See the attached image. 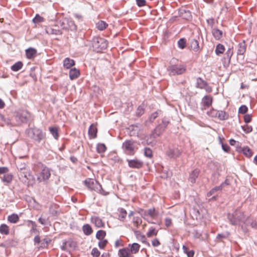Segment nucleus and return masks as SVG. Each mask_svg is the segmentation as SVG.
<instances>
[{
	"label": "nucleus",
	"mask_w": 257,
	"mask_h": 257,
	"mask_svg": "<svg viewBox=\"0 0 257 257\" xmlns=\"http://www.w3.org/2000/svg\"><path fill=\"white\" fill-rule=\"evenodd\" d=\"M76 247V243L71 239L64 241L61 248L64 250L70 251Z\"/></svg>",
	"instance_id": "nucleus-8"
},
{
	"label": "nucleus",
	"mask_w": 257,
	"mask_h": 257,
	"mask_svg": "<svg viewBox=\"0 0 257 257\" xmlns=\"http://www.w3.org/2000/svg\"><path fill=\"white\" fill-rule=\"evenodd\" d=\"M3 181L9 183L12 180V176L9 174H5L2 178Z\"/></svg>",
	"instance_id": "nucleus-46"
},
{
	"label": "nucleus",
	"mask_w": 257,
	"mask_h": 257,
	"mask_svg": "<svg viewBox=\"0 0 257 257\" xmlns=\"http://www.w3.org/2000/svg\"><path fill=\"white\" fill-rule=\"evenodd\" d=\"M106 235V232L102 230H98L96 234V237L99 239L102 240Z\"/></svg>",
	"instance_id": "nucleus-44"
},
{
	"label": "nucleus",
	"mask_w": 257,
	"mask_h": 257,
	"mask_svg": "<svg viewBox=\"0 0 257 257\" xmlns=\"http://www.w3.org/2000/svg\"><path fill=\"white\" fill-rule=\"evenodd\" d=\"M37 51L33 48H30L26 50V54L28 58L32 59L36 55Z\"/></svg>",
	"instance_id": "nucleus-22"
},
{
	"label": "nucleus",
	"mask_w": 257,
	"mask_h": 257,
	"mask_svg": "<svg viewBox=\"0 0 257 257\" xmlns=\"http://www.w3.org/2000/svg\"><path fill=\"white\" fill-rule=\"evenodd\" d=\"M88 134L92 138H95L97 136V128L93 124H91L88 130Z\"/></svg>",
	"instance_id": "nucleus-24"
},
{
	"label": "nucleus",
	"mask_w": 257,
	"mask_h": 257,
	"mask_svg": "<svg viewBox=\"0 0 257 257\" xmlns=\"http://www.w3.org/2000/svg\"><path fill=\"white\" fill-rule=\"evenodd\" d=\"M233 54V50L232 48H229L227 51L225 53V56L224 57V59L225 60H227L228 62L229 63L230 62L231 57Z\"/></svg>",
	"instance_id": "nucleus-40"
},
{
	"label": "nucleus",
	"mask_w": 257,
	"mask_h": 257,
	"mask_svg": "<svg viewBox=\"0 0 257 257\" xmlns=\"http://www.w3.org/2000/svg\"><path fill=\"white\" fill-rule=\"evenodd\" d=\"M106 149V147L103 144H99L97 146V151L98 153H104Z\"/></svg>",
	"instance_id": "nucleus-45"
},
{
	"label": "nucleus",
	"mask_w": 257,
	"mask_h": 257,
	"mask_svg": "<svg viewBox=\"0 0 257 257\" xmlns=\"http://www.w3.org/2000/svg\"><path fill=\"white\" fill-rule=\"evenodd\" d=\"M122 148L126 154H133L138 149L136 143L132 140H127L122 144Z\"/></svg>",
	"instance_id": "nucleus-5"
},
{
	"label": "nucleus",
	"mask_w": 257,
	"mask_h": 257,
	"mask_svg": "<svg viewBox=\"0 0 257 257\" xmlns=\"http://www.w3.org/2000/svg\"><path fill=\"white\" fill-rule=\"evenodd\" d=\"M65 22H67V23L69 24L70 27H71L70 28V29L71 30H76V25L74 24L73 22L72 21H69L68 22V20H64L63 22H62V24H64L65 23Z\"/></svg>",
	"instance_id": "nucleus-55"
},
{
	"label": "nucleus",
	"mask_w": 257,
	"mask_h": 257,
	"mask_svg": "<svg viewBox=\"0 0 257 257\" xmlns=\"http://www.w3.org/2000/svg\"><path fill=\"white\" fill-rule=\"evenodd\" d=\"M225 48L224 46L221 44H218L216 47L215 53L217 55H219L222 54Z\"/></svg>",
	"instance_id": "nucleus-34"
},
{
	"label": "nucleus",
	"mask_w": 257,
	"mask_h": 257,
	"mask_svg": "<svg viewBox=\"0 0 257 257\" xmlns=\"http://www.w3.org/2000/svg\"><path fill=\"white\" fill-rule=\"evenodd\" d=\"M152 244L154 247H157L160 245V242L157 238H155L152 240Z\"/></svg>",
	"instance_id": "nucleus-61"
},
{
	"label": "nucleus",
	"mask_w": 257,
	"mask_h": 257,
	"mask_svg": "<svg viewBox=\"0 0 257 257\" xmlns=\"http://www.w3.org/2000/svg\"><path fill=\"white\" fill-rule=\"evenodd\" d=\"M158 233V230H157L154 227H151L150 228L148 232L147 233V236L148 237H151L153 236L157 235Z\"/></svg>",
	"instance_id": "nucleus-37"
},
{
	"label": "nucleus",
	"mask_w": 257,
	"mask_h": 257,
	"mask_svg": "<svg viewBox=\"0 0 257 257\" xmlns=\"http://www.w3.org/2000/svg\"><path fill=\"white\" fill-rule=\"evenodd\" d=\"M31 132L33 133V139L40 142L44 137L42 131L40 129L34 128L31 130Z\"/></svg>",
	"instance_id": "nucleus-9"
},
{
	"label": "nucleus",
	"mask_w": 257,
	"mask_h": 257,
	"mask_svg": "<svg viewBox=\"0 0 257 257\" xmlns=\"http://www.w3.org/2000/svg\"><path fill=\"white\" fill-rule=\"evenodd\" d=\"M51 176V172L49 168L44 167L41 172L37 175V181L39 182L45 181L48 180Z\"/></svg>",
	"instance_id": "nucleus-6"
},
{
	"label": "nucleus",
	"mask_w": 257,
	"mask_h": 257,
	"mask_svg": "<svg viewBox=\"0 0 257 257\" xmlns=\"http://www.w3.org/2000/svg\"><path fill=\"white\" fill-rule=\"evenodd\" d=\"M91 222L98 228L102 227L104 225V223L103 222L102 220L97 216L92 217L91 218Z\"/></svg>",
	"instance_id": "nucleus-12"
},
{
	"label": "nucleus",
	"mask_w": 257,
	"mask_h": 257,
	"mask_svg": "<svg viewBox=\"0 0 257 257\" xmlns=\"http://www.w3.org/2000/svg\"><path fill=\"white\" fill-rule=\"evenodd\" d=\"M228 218L232 225H240L241 223L248 224L250 223L248 218L240 210H236L232 214H229Z\"/></svg>",
	"instance_id": "nucleus-1"
},
{
	"label": "nucleus",
	"mask_w": 257,
	"mask_h": 257,
	"mask_svg": "<svg viewBox=\"0 0 257 257\" xmlns=\"http://www.w3.org/2000/svg\"><path fill=\"white\" fill-rule=\"evenodd\" d=\"M126 214L127 212L126 210H125L124 209L120 208L119 209V219H120V220H123L126 217Z\"/></svg>",
	"instance_id": "nucleus-43"
},
{
	"label": "nucleus",
	"mask_w": 257,
	"mask_h": 257,
	"mask_svg": "<svg viewBox=\"0 0 257 257\" xmlns=\"http://www.w3.org/2000/svg\"><path fill=\"white\" fill-rule=\"evenodd\" d=\"M180 17L185 20H189L191 18V14L189 10L181 9L179 11Z\"/></svg>",
	"instance_id": "nucleus-15"
},
{
	"label": "nucleus",
	"mask_w": 257,
	"mask_h": 257,
	"mask_svg": "<svg viewBox=\"0 0 257 257\" xmlns=\"http://www.w3.org/2000/svg\"><path fill=\"white\" fill-rule=\"evenodd\" d=\"M217 113H218V110L214 109H211V110L207 111V114L209 116L212 117H217Z\"/></svg>",
	"instance_id": "nucleus-52"
},
{
	"label": "nucleus",
	"mask_w": 257,
	"mask_h": 257,
	"mask_svg": "<svg viewBox=\"0 0 257 257\" xmlns=\"http://www.w3.org/2000/svg\"><path fill=\"white\" fill-rule=\"evenodd\" d=\"M46 32L49 34H55V35H59L60 34V31L56 29H54L52 28H48L46 30Z\"/></svg>",
	"instance_id": "nucleus-51"
},
{
	"label": "nucleus",
	"mask_w": 257,
	"mask_h": 257,
	"mask_svg": "<svg viewBox=\"0 0 257 257\" xmlns=\"http://www.w3.org/2000/svg\"><path fill=\"white\" fill-rule=\"evenodd\" d=\"M0 121H1V126L5 125H11L12 124L11 121L9 118H6L2 114L0 113Z\"/></svg>",
	"instance_id": "nucleus-28"
},
{
	"label": "nucleus",
	"mask_w": 257,
	"mask_h": 257,
	"mask_svg": "<svg viewBox=\"0 0 257 257\" xmlns=\"http://www.w3.org/2000/svg\"><path fill=\"white\" fill-rule=\"evenodd\" d=\"M200 173V170L198 169L194 170L190 175L189 180L192 183H195L196 178Z\"/></svg>",
	"instance_id": "nucleus-17"
},
{
	"label": "nucleus",
	"mask_w": 257,
	"mask_h": 257,
	"mask_svg": "<svg viewBox=\"0 0 257 257\" xmlns=\"http://www.w3.org/2000/svg\"><path fill=\"white\" fill-rule=\"evenodd\" d=\"M0 233L2 234L8 235L9 233V226L5 224H3L0 226Z\"/></svg>",
	"instance_id": "nucleus-30"
},
{
	"label": "nucleus",
	"mask_w": 257,
	"mask_h": 257,
	"mask_svg": "<svg viewBox=\"0 0 257 257\" xmlns=\"http://www.w3.org/2000/svg\"><path fill=\"white\" fill-rule=\"evenodd\" d=\"M106 26H107V24L102 21H100L96 24L97 28L100 31H102L105 29L106 28Z\"/></svg>",
	"instance_id": "nucleus-41"
},
{
	"label": "nucleus",
	"mask_w": 257,
	"mask_h": 257,
	"mask_svg": "<svg viewBox=\"0 0 257 257\" xmlns=\"http://www.w3.org/2000/svg\"><path fill=\"white\" fill-rule=\"evenodd\" d=\"M29 117V114L26 110H20L16 112L15 119L18 124L26 121Z\"/></svg>",
	"instance_id": "nucleus-7"
},
{
	"label": "nucleus",
	"mask_w": 257,
	"mask_h": 257,
	"mask_svg": "<svg viewBox=\"0 0 257 257\" xmlns=\"http://www.w3.org/2000/svg\"><path fill=\"white\" fill-rule=\"evenodd\" d=\"M80 75V71L78 69L73 68L70 69L69 71V77L71 80H73Z\"/></svg>",
	"instance_id": "nucleus-16"
},
{
	"label": "nucleus",
	"mask_w": 257,
	"mask_h": 257,
	"mask_svg": "<svg viewBox=\"0 0 257 257\" xmlns=\"http://www.w3.org/2000/svg\"><path fill=\"white\" fill-rule=\"evenodd\" d=\"M144 111H145L144 106L143 105H140L137 108V110L136 111V114L137 116H140L144 113Z\"/></svg>",
	"instance_id": "nucleus-50"
},
{
	"label": "nucleus",
	"mask_w": 257,
	"mask_h": 257,
	"mask_svg": "<svg viewBox=\"0 0 257 257\" xmlns=\"http://www.w3.org/2000/svg\"><path fill=\"white\" fill-rule=\"evenodd\" d=\"M23 65L22 62L18 61L12 66L11 69L14 71H18L22 68Z\"/></svg>",
	"instance_id": "nucleus-36"
},
{
	"label": "nucleus",
	"mask_w": 257,
	"mask_h": 257,
	"mask_svg": "<svg viewBox=\"0 0 257 257\" xmlns=\"http://www.w3.org/2000/svg\"><path fill=\"white\" fill-rule=\"evenodd\" d=\"M247 107L245 105L241 106L238 109V112L240 113L244 114L247 111Z\"/></svg>",
	"instance_id": "nucleus-57"
},
{
	"label": "nucleus",
	"mask_w": 257,
	"mask_h": 257,
	"mask_svg": "<svg viewBox=\"0 0 257 257\" xmlns=\"http://www.w3.org/2000/svg\"><path fill=\"white\" fill-rule=\"evenodd\" d=\"M75 65V61L69 58H65L63 61L64 67L66 69H69Z\"/></svg>",
	"instance_id": "nucleus-19"
},
{
	"label": "nucleus",
	"mask_w": 257,
	"mask_h": 257,
	"mask_svg": "<svg viewBox=\"0 0 257 257\" xmlns=\"http://www.w3.org/2000/svg\"><path fill=\"white\" fill-rule=\"evenodd\" d=\"M241 152L247 157H250L252 155L251 150L248 147L242 148Z\"/></svg>",
	"instance_id": "nucleus-39"
},
{
	"label": "nucleus",
	"mask_w": 257,
	"mask_h": 257,
	"mask_svg": "<svg viewBox=\"0 0 257 257\" xmlns=\"http://www.w3.org/2000/svg\"><path fill=\"white\" fill-rule=\"evenodd\" d=\"M19 219L18 215L16 214H13L9 215L8 217V220L9 222L13 223H17Z\"/></svg>",
	"instance_id": "nucleus-31"
},
{
	"label": "nucleus",
	"mask_w": 257,
	"mask_h": 257,
	"mask_svg": "<svg viewBox=\"0 0 257 257\" xmlns=\"http://www.w3.org/2000/svg\"><path fill=\"white\" fill-rule=\"evenodd\" d=\"M44 21V18L41 17L38 14H37L35 17L33 19V22L34 23H38Z\"/></svg>",
	"instance_id": "nucleus-54"
},
{
	"label": "nucleus",
	"mask_w": 257,
	"mask_h": 257,
	"mask_svg": "<svg viewBox=\"0 0 257 257\" xmlns=\"http://www.w3.org/2000/svg\"><path fill=\"white\" fill-rule=\"evenodd\" d=\"M144 154L146 157H148L149 158H151L152 156V150L149 148H146L145 149Z\"/></svg>",
	"instance_id": "nucleus-56"
},
{
	"label": "nucleus",
	"mask_w": 257,
	"mask_h": 257,
	"mask_svg": "<svg viewBox=\"0 0 257 257\" xmlns=\"http://www.w3.org/2000/svg\"><path fill=\"white\" fill-rule=\"evenodd\" d=\"M128 166L133 168H140L142 167L143 163L138 160H128Z\"/></svg>",
	"instance_id": "nucleus-13"
},
{
	"label": "nucleus",
	"mask_w": 257,
	"mask_h": 257,
	"mask_svg": "<svg viewBox=\"0 0 257 257\" xmlns=\"http://www.w3.org/2000/svg\"><path fill=\"white\" fill-rule=\"evenodd\" d=\"M141 128V125L140 124L132 125L131 126V129L133 132L132 135L138 136L140 134Z\"/></svg>",
	"instance_id": "nucleus-27"
},
{
	"label": "nucleus",
	"mask_w": 257,
	"mask_h": 257,
	"mask_svg": "<svg viewBox=\"0 0 257 257\" xmlns=\"http://www.w3.org/2000/svg\"><path fill=\"white\" fill-rule=\"evenodd\" d=\"M170 75H181L184 73L186 70V67L185 65L178 62L176 59H172L170 65L167 68Z\"/></svg>",
	"instance_id": "nucleus-2"
},
{
	"label": "nucleus",
	"mask_w": 257,
	"mask_h": 257,
	"mask_svg": "<svg viewBox=\"0 0 257 257\" xmlns=\"http://www.w3.org/2000/svg\"><path fill=\"white\" fill-rule=\"evenodd\" d=\"M167 155L170 158H176L181 154L180 151L177 149H170L167 151Z\"/></svg>",
	"instance_id": "nucleus-20"
},
{
	"label": "nucleus",
	"mask_w": 257,
	"mask_h": 257,
	"mask_svg": "<svg viewBox=\"0 0 257 257\" xmlns=\"http://www.w3.org/2000/svg\"><path fill=\"white\" fill-rule=\"evenodd\" d=\"M212 34L216 40H219L222 37V31L217 28L212 30Z\"/></svg>",
	"instance_id": "nucleus-23"
},
{
	"label": "nucleus",
	"mask_w": 257,
	"mask_h": 257,
	"mask_svg": "<svg viewBox=\"0 0 257 257\" xmlns=\"http://www.w3.org/2000/svg\"><path fill=\"white\" fill-rule=\"evenodd\" d=\"M92 45L94 51L100 52L107 48V42L104 38L96 37L92 39Z\"/></svg>",
	"instance_id": "nucleus-4"
},
{
	"label": "nucleus",
	"mask_w": 257,
	"mask_h": 257,
	"mask_svg": "<svg viewBox=\"0 0 257 257\" xmlns=\"http://www.w3.org/2000/svg\"><path fill=\"white\" fill-rule=\"evenodd\" d=\"M137 5L141 7L146 5V2L145 0H136Z\"/></svg>",
	"instance_id": "nucleus-62"
},
{
	"label": "nucleus",
	"mask_w": 257,
	"mask_h": 257,
	"mask_svg": "<svg viewBox=\"0 0 257 257\" xmlns=\"http://www.w3.org/2000/svg\"><path fill=\"white\" fill-rule=\"evenodd\" d=\"M127 247L130 248L131 254H136L139 251L140 245L137 243H134L132 245L129 244Z\"/></svg>",
	"instance_id": "nucleus-18"
},
{
	"label": "nucleus",
	"mask_w": 257,
	"mask_h": 257,
	"mask_svg": "<svg viewBox=\"0 0 257 257\" xmlns=\"http://www.w3.org/2000/svg\"><path fill=\"white\" fill-rule=\"evenodd\" d=\"M137 236L138 238H140L143 242L146 240V237L144 235L142 234L140 232H137L136 233Z\"/></svg>",
	"instance_id": "nucleus-63"
},
{
	"label": "nucleus",
	"mask_w": 257,
	"mask_h": 257,
	"mask_svg": "<svg viewBox=\"0 0 257 257\" xmlns=\"http://www.w3.org/2000/svg\"><path fill=\"white\" fill-rule=\"evenodd\" d=\"M85 184L87 188L91 191H94L102 195H106L107 194L102 189L98 182L96 180L88 178L85 181Z\"/></svg>",
	"instance_id": "nucleus-3"
},
{
	"label": "nucleus",
	"mask_w": 257,
	"mask_h": 257,
	"mask_svg": "<svg viewBox=\"0 0 257 257\" xmlns=\"http://www.w3.org/2000/svg\"><path fill=\"white\" fill-rule=\"evenodd\" d=\"M246 51V47L244 42L239 43L238 45L237 54L242 55Z\"/></svg>",
	"instance_id": "nucleus-26"
},
{
	"label": "nucleus",
	"mask_w": 257,
	"mask_h": 257,
	"mask_svg": "<svg viewBox=\"0 0 257 257\" xmlns=\"http://www.w3.org/2000/svg\"><path fill=\"white\" fill-rule=\"evenodd\" d=\"M82 229L84 233L87 235L91 234L92 232V228L89 224H85L83 225Z\"/></svg>",
	"instance_id": "nucleus-32"
},
{
	"label": "nucleus",
	"mask_w": 257,
	"mask_h": 257,
	"mask_svg": "<svg viewBox=\"0 0 257 257\" xmlns=\"http://www.w3.org/2000/svg\"><path fill=\"white\" fill-rule=\"evenodd\" d=\"M190 47L195 52L198 51L199 49V43L198 41L195 39L191 40Z\"/></svg>",
	"instance_id": "nucleus-25"
},
{
	"label": "nucleus",
	"mask_w": 257,
	"mask_h": 257,
	"mask_svg": "<svg viewBox=\"0 0 257 257\" xmlns=\"http://www.w3.org/2000/svg\"><path fill=\"white\" fill-rule=\"evenodd\" d=\"M186 41L184 38H181L178 41V47L183 49L186 47Z\"/></svg>",
	"instance_id": "nucleus-48"
},
{
	"label": "nucleus",
	"mask_w": 257,
	"mask_h": 257,
	"mask_svg": "<svg viewBox=\"0 0 257 257\" xmlns=\"http://www.w3.org/2000/svg\"><path fill=\"white\" fill-rule=\"evenodd\" d=\"M161 113V110H157L156 112L153 113L151 116L149 117V120L151 122L153 121L155 119H156L159 114Z\"/></svg>",
	"instance_id": "nucleus-47"
},
{
	"label": "nucleus",
	"mask_w": 257,
	"mask_h": 257,
	"mask_svg": "<svg viewBox=\"0 0 257 257\" xmlns=\"http://www.w3.org/2000/svg\"><path fill=\"white\" fill-rule=\"evenodd\" d=\"M24 167H19V170H20L22 175H23L24 177L27 180H30L31 179H34V177L32 175L30 170L26 168V165H24Z\"/></svg>",
	"instance_id": "nucleus-10"
},
{
	"label": "nucleus",
	"mask_w": 257,
	"mask_h": 257,
	"mask_svg": "<svg viewBox=\"0 0 257 257\" xmlns=\"http://www.w3.org/2000/svg\"><path fill=\"white\" fill-rule=\"evenodd\" d=\"M49 131L50 133L53 135L55 139H58L59 138V134L58 128L56 127H50Z\"/></svg>",
	"instance_id": "nucleus-35"
},
{
	"label": "nucleus",
	"mask_w": 257,
	"mask_h": 257,
	"mask_svg": "<svg viewBox=\"0 0 257 257\" xmlns=\"http://www.w3.org/2000/svg\"><path fill=\"white\" fill-rule=\"evenodd\" d=\"M222 189V187L221 186H216L213 189H212L208 193H207V196L209 197L211 196L212 194H213L215 192H217V191L221 190Z\"/></svg>",
	"instance_id": "nucleus-49"
},
{
	"label": "nucleus",
	"mask_w": 257,
	"mask_h": 257,
	"mask_svg": "<svg viewBox=\"0 0 257 257\" xmlns=\"http://www.w3.org/2000/svg\"><path fill=\"white\" fill-rule=\"evenodd\" d=\"M165 224L166 227H168L172 225V219L170 218H166L165 219Z\"/></svg>",
	"instance_id": "nucleus-60"
},
{
	"label": "nucleus",
	"mask_w": 257,
	"mask_h": 257,
	"mask_svg": "<svg viewBox=\"0 0 257 257\" xmlns=\"http://www.w3.org/2000/svg\"><path fill=\"white\" fill-rule=\"evenodd\" d=\"M119 257H133L132 254L130 253V248L125 247L119 250L118 252Z\"/></svg>",
	"instance_id": "nucleus-14"
},
{
	"label": "nucleus",
	"mask_w": 257,
	"mask_h": 257,
	"mask_svg": "<svg viewBox=\"0 0 257 257\" xmlns=\"http://www.w3.org/2000/svg\"><path fill=\"white\" fill-rule=\"evenodd\" d=\"M242 128L243 131L246 134L250 133L252 130V126L248 124H245L243 126H242Z\"/></svg>",
	"instance_id": "nucleus-53"
},
{
	"label": "nucleus",
	"mask_w": 257,
	"mask_h": 257,
	"mask_svg": "<svg viewBox=\"0 0 257 257\" xmlns=\"http://www.w3.org/2000/svg\"><path fill=\"white\" fill-rule=\"evenodd\" d=\"M251 120V116L249 114H246L244 116V121L246 123H248V122H250Z\"/></svg>",
	"instance_id": "nucleus-64"
},
{
	"label": "nucleus",
	"mask_w": 257,
	"mask_h": 257,
	"mask_svg": "<svg viewBox=\"0 0 257 257\" xmlns=\"http://www.w3.org/2000/svg\"><path fill=\"white\" fill-rule=\"evenodd\" d=\"M165 126L158 125L157 126L152 132L151 135V138L155 139L156 138L160 136L164 131Z\"/></svg>",
	"instance_id": "nucleus-11"
},
{
	"label": "nucleus",
	"mask_w": 257,
	"mask_h": 257,
	"mask_svg": "<svg viewBox=\"0 0 257 257\" xmlns=\"http://www.w3.org/2000/svg\"><path fill=\"white\" fill-rule=\"evenodd\" d=\"M212 102V97H203L201 101L202 104L205 107L210 106Z\"/></svg>",
	"instance_id": "nucleus-29"
},
{
	"label": "nucleus",
	"mask_w": 257,
	"mask_h": 257,
	"mask_svg": "<svg viewBox=\"0 0 257 257\" xmlns=\"http://www.w3.org/2000/svg\"><path fill=\"white\" fill-rule=\"evenodd\" d=\"M207 83L204 81L202 78L199 77L196 80V85L197 86L201 89H204V88L206 86Z\"/></svg>",
	"instance_id": "nucleus-33"
},
{
	"label": "nucleus",
	"mask_w": 257,
	"mask_h": 257,
	"mask_svg": "<svg viewBox=\"0 0 257 257\" xmlns=\"http://www.w3.org/2000/svg\"><path fill=\"white\" fill-rule=\"evenodd\" d=\"M133 222L135 226L138 227L142 223V220L139 216H134L133 218Z\"/></svg>",
	"instance_id": "nucleus-42"
},
{
	"label": "nucleus",
	"mask_w": 257,
	"mask_h": 257,
	"mask_svg": "<svg viewBox=\"0 0 257 257\" xmlns=\"http://www.w3.org/2000/svg\"><path fill=\"white\" fill-rule=\"evenodd\" d=\"M217 117L220 120H225L228 118V115L223 111H218Z\"/></svg>",
	"instance_id": "nucleus-38"
},
{
	"label": "nucleus",
	"mask_w": 257,
	"mask_h": 257,
	"mask_svg": "<svg viewBox=\"0 0 257 257\" xmlns=\"http://www.w3.org/2000/svg\"><path fill=\"white\" fill-rule=\"evenodd\" d=\"M107 242V241L106 240L102 239L99 242L98 246L100 248H103L106 246Z\"/></svg>",
	"instance_id": "nucleus-59"
},
{
	"label": "nucleus",
	"mask_w": 257,
	"mask_h": 257,
	"mask_svg": "<svg viewBox=\"0 0 257 257\" xmlns=\"http://www.w3.org/2000/svg\"><path fill=\"white\" fill-rule=\"evenodd\" d=\"M159 215V212L155 210L154 208L149 209L147 213H145L144 215L149 216L152 218H156Z\"/></svg>",
	"instance_id": "nucleus-21"
},
{
	"label": "nucleus",
	"mask_w": 257,
	"mask_h": 257,
	"mask_svg": "<svg viewBox=\"0 0 257 257\" xmlns=\"http://www.w3.org/2000/svg\"><path fill=\"white\" fill-rule=\"evenodd\" d=\"M91 254L93 257H98L100 255V252L96 248H94L92 250Z\"/></svg>",
	"instance_id": "nucleus-58"
}]
</instances>
